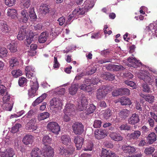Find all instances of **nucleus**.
Here are the masks:
<instances>
[{
	"label": "nucleus",
	"instance_id": "nucleus-1",
	"mask_svg": "<svg viewBox=\"0 0 157 157\" xmlns=\"http://www.w3.org/2000/svg\"><path fill=\"white\" fill-rule=\"evenodd\" d=\"M94 5V2L93 0H86L85 1L82 6V8H77L72 12V13L69 15L68 20L70 21L76 19L78 17H81L84 15L88 10L91 9Z\"/></svg>",
	"mask_w": 157,
	"mask_h": 157
},
{
	"label": "nucleus",
	"instance_id": "nucleus-2",
	"mask_svg": "<svg viewBox=\"0 0 157 157\" xmlns=\"http://www.w3.org/2000/svg\"><path fill=\"white\" fill-rule=\"evenodd\" d=\"M34 81L30 80V89L28 90V95L30 98H33L36 95V92L39 87L37 79L35 77Z\"/></svg>",
	"mask_w": 157,
	"mask_h": 157
},
{
	"label": "nucleus",
	"instance_id": "nucleus-3",
	"mask_svg": "<svg viewBox=\"0 0 157 157\" xmlns=\"http://www.w3.org/2000/svg\"><path fill=\"white\" fill-rule=\"evenodd\" d=\"M50 107L51 109L57 111L62 109L63 102L61 99L58 98H53L50 101Z\"/></svg>",
	"mask_w": 157,
	"mask_h": 157
},
{
	"label": "nucleus",
	"instance_id": "nucleus-4",
	"mask_svg": "<svg viewBox=\"0 0 157 157\" xmlns=\"http://www.w3.org/2000/svg\"><path fill=\"white\" fill-rule=\"evenodd\" d=\"M124 63L129 67L137 68L142 65L141 63L135 58L130 57L127 60L123 61Z\"/></svg>",
	"mask_w": 157,
	"mask_h": 157
},
{
	"label": "nucleus",
	"instance_id": "nucleus-5",
	"mask_svg": "<svg viewBox=\"0 0 157 157\" xmlns=\"http://www.w3.org/2000/svg\"><path fill=\"white\" fill-rule=\"evenodd\" d=\"M149 75V72L146 70H144L138 74V77L140 79L143 80L145 82L151 85L153 82V80L151 79Z\"/></svg>",
	"mask_w": 157,
	"mask_h": 157
},
{
	"label": "nucleus",
	"instance_id": "nucleus-6",
	"mask_svg": "<svg viewBox=\"0 0 157 157\" xmlns=\"http://www.w3.org/2000/svg\"><path fill=\"white\" fill-rule=\"evenodd\" d=\"M109 90L107 86H102L98 90L97 92V98L100 100L105 97Z\"/></svg>",
	"mask_w": 157,
	"mask_h": 157
},
{
	"label": "nucleus",
	"instance_id": "nucleus-7",
	"mask_svg": "<svg viewBox=\"0 0 157 157\" xmlns=\"http://www.w3.org/2000/svg\"><path fill=\"white\" fill-rule=\"evenodd\" d=\"M72 128L73 132L76 135H80L83 132L84 126L81 123H75L72 125Z\"/></svg>",
	"mask_w": 157,
	"mask_h": 157
},
{
	"label": "nucleus",
	"instance_id": "nucleus-8",
	"mask_svg": "<svg viewBox=\"0 0 157 157\" xmlns=\"http://www.w3.org/2000/svg\"><path fill=\"white\" fill-rule=\"evenodd\" d=\"M48 129L53 133L57 135L60 131V128L58 124L55 122H50L47 125Z\"/></svg>",
	"mask_w": 157,
	"mask_h": 157
},
{
	"label": "nucleus",
	"instance_id": "nucleus-9",
	"mask_svg": "<svg viewBox=\"0 0 157 157\" xmlns=\"http://www.w3.org/2000/svg\"><path fill=\"white\" fill-rule=\"evenodd\" d=\"M156 23H151L147 26L146 30L149 32V34L152 37H157V25Z\"/></svg>",
	"mask_w": 157,
	"mask_h": 157
},
{
	"label": "nucleus",
	"instance_id": "nucleus-10",
	"mask_svg": "<svg viewBox=\"0 0 157 157\" xmlns=\"http://www.w3.org/2000/svg\"><path fill=\"white\" fill-rule=\"evenodd\" d=\"M17 18L18 21L21 23H26L29 18L27 10L24 9L21 11L20 12V16Z\"/></svg>",
	"mask_w": 157,
	"mask_h": 157
},
{
	"label": "nucleus",
	"instance_id": "nucleus-11",
	"mask_svg": "<svg viewBox=\"0 0 157 157\" xmlns=\"http://www.w3.org/2000/svg\"><path fill=\"white\" fill-rule=\"evenodd\" d=\"M77 102L78 103L77 108L79 111H83L86 108L88 101L85 97H83L82 98H79Z\"/></svg>",
	"mask_w": 157,
	"mask_h": 157
},
{
	"label": "nucleus",
	"instance_id": "nucleus-12",
	"mask_svg": "<svg viewBox=\"0 0 157 157\" xmlns=\"http://www.w3.org/2000/svg\"><path fill=\"white\" fill-rule=\"evenodd\" d=\"M35 68L32 65L28 66L25 68L26 77L28 78H31V80L34 81V77L36 78L33 73L35 72Z\"/></svg>",
	"mask_w": 157,
	"mask_h": 157
},
{
	"label": "nucleus",
	"instance_id": "nucleus-13",
	"mask_svg": "<svg viewBox=\"0 0 157 157\" xmlns=\"http://www.w3.org/2000/svg\"><path fill=\"white\" fill-rule=\"evenodd\" d=\"M42 153L44 157H52L54 155V150L51 147L48 146L43 148Z\"/></svg>",
	"mask_w": 157,
	"mask_h": 157
},
{
	"label": "nucleus",
	"instance_id": "nucleus-14",
	"mask_svg": "<svg viewBox=\"0 0 157 157\" xmlns=\"http://www.w3.org/2000/svg\"><path fill=\"white\" fill-rule=\"evenodd\" d=\"M0 144V148L1 147ZM1 148H0V157H13L15 155L14 151L11 148H9L4 150V152H1Z\"/></svg>",
	"mask_w": 157,
	"mask_h": 157
},
{
	"label": "nucleus",
	"instance_id": "nucleus-15",
	"mask_svg": "<svg viewBox=\"0 0 157 157\" xmlns=\"http://www.w3.org/2000/svg\"><path fill=\"white\" fill-rule=\"evenodd\" d=\"M107 136V132L105 130L99 129L94 132V136L98 140L102 139Z\"/></svg>",
	"mask_w": 157,
	"mask_h": 157
},
{
	"label": "nucleus",
	"instance_id": "nucleus-16",
	"mask_svg": "<svg viewBox=\"0 0 157 157\" xmlns=\"http://www.w3.org/2000/svg\"><path fill=\"white\" fill-rule=\"evenodd\" d=\"M75 109L74 105L71 103H67L65 106V107L64 110V113H70L73 115H75Z\"/></svg>",
	"mask_w": 157,
	"mask_h": 157
},
{
	"label": "nucleus",
	"instance_id": "nucleus-17",
	"mask_svg": "<svg viewBox=\"0 0 157 157\" xmlns=\"http://www.w3.org/2000/svg\"><path fill=\"white\" fill-rule=\"evenodd\" d=\"M101 157H119L111 151H108L103 148L101 151Z\"/></svg>",
	"mask_w": 157,
	"mask_h": 157
},
{
	"label": "nucleus",
	"instance_id": "nucleus-18",
	"mask_svg": "<svg viewBox=\"0 0 157 157\" xmlns=\"http://www.w3.org/2000/svg\"><path fill=\"white\" fill-rule=\"evenodd\" d=\"M122 149L124 153L129 155L133 154L136 151L134 147L129 145H124L122 147Z\"/></svg>",
	"mask_w": 157,
	"mask_h": 157
},
{
	"label": "nucleus",
	"instance_id": "nucleus-19",
	"mask_svg": "<svg viewBox=\"0 0 157 157\" xmlns=\"http://www.w3.org/2000/svg\"><path fill=\"white\" fill-rule=\"evenodd\" d=\"M140 120L139 115L136 113H134L128 119V122L130 124L134 125L139 122Z\"/></svg>",
	"mask_w": 157,
	"mask_h": 157
},
{
	"label": "nucleus",
	"instance_id": "nucleus-20",
	"mask_svg": "<svg viewBox=\"0 0 157 157\" xmlns=\"http://www.w3.org/2000/svg\"><path fill=\"white\" fill-rule=\"evenodd\" d=\"M71 149H68L67 150L65 149L63 147H59V154L61 155H64L66 156L71 154L74 151L75 148L73 147L72 146H71Z\"/></svg>",
	"mask_w": 157,
	"mask_h": 157
},
{
	"label": "nucleus",
	"instance_id": "nucleus-21",
	"mask_svg": "<svg viewBox=\"0 0 157 157\" xmlns=\"http://www.w3.org/2000/svg\"><path fill=\"white\" fill-rule=\"evenodd\" d=\"M84 140L82 137L78 136L75 137L74 141L77 149L79 150L82 147Z\"/></svg>",
	"mask_w": 157,
	"mask_h": 157
},
{
	"label": "nucleus",
	"instance_id": "nucleus-22",
	"mask_svg": "<svg viewBox=\"0 0 157 157\" xmlns=\"http://www.w3.org/2000/svg\"><path fill=\"white\" fill-rule=\"evenodd\" d=\"M26 34V29L23 26L21 27L17 36V39L20 40H23Z\"/></svg>",
	"mask_w": 157,
	"mask_h": 157
},
{
	"label": "nucleus",
	"instance_id": "nucleus-23",
	"mask_svg": "<svg viewBox=\"0 0 157 157\" xmlns=\"http://www.w3.org/2000/svg\"><path fill=\"white\" fill-rule=\"evenodd\" d=\"M109 136L111 138L115 141H119L123 139L122 136L120 133L118 132H111L109 133Z\"/></svg>",
	"mask_w": 157,
	"mask_h": 157
},
{
	"label": "nucleus",
	"instance_id": "nucleus-24",
	"mask_svg": "<svg viewBox=\"0 0 157 157\" xmlns=\"http://www.w3.org/2000/svg\"><path fill=\"white\" fill-rule=\"evenodd\" d=\"M146 139L147 143L151 144L157 140V136L155 132H151L146 137Z\"/></svg>",
	"mask_w": 157,
	"mask_h": 157
},
{
	"label": "nucleus",
	"instance_id": "nucleus-25",
	"mask_svg": "<svg viewBox=\"0 0 157 157\" xmlns=\"http://www.w3.org/2000/svg\"><path fill=\"white\" fill-rule=\"evenodd\" d=\"M99 81L98 78H91V79L85 78L84 82L86 84L87 86L90 87L94 85L97 84Z\"/></svg>",
	"mask_w": 157,
	"mask_h": 157
},
{
	"label": "nucleus",
	"instance_id": "nucleus-26",
	"mask_svg": "<svg viewBox=\"0 0 157 157\" xmlns=\"http://www.w3.org/2000/svg\"><path fill=\"white\" fill-rule=\"evenodd\" d=\"M7 15L12 19L17 17V10L14 9L9 8L7 10Z\"/></svg>",
	"mask_w": 157,
	"mask_h": 157
},
{
	"label": "nucleus",
	"instance_id": "nucleus-27",
	"mask_svg": "<svg viewBox=\"0 0 157 157\" xmlns=\"http://www.w3.org/2000/svg\"><path fill=\"white\" fill-rule=\"evenodd\" d=\"M36 120L35 118H32L26 125V127L29 129H32V131L36 130L37 128L35 124Z\"/></svg>",
	"mask_w": 157,
	"mask_h": 157
},
{
	"label": "nucleus",
	"instance_id": "nucleus-28",
	"mask_svg": "<svg viewBox=\"0 0 157 157\" xmlns=\"http://www.w3.org/2000/svg\"><path fill=\"white\" fill-rule=\"evenodd\" d=\"M141 135L140 131L138 130L135 131L127 135V137L130 140H136L138 139Z\"/></svg>",
	"mask_w": 157,
	"mask_h": 157
},
{
	"label": "nucleus",
	"instance_id": "nucleus-29",
	"mask_svg": "<svg viewBox=\"0 0 157 157\" xmlns=\"http://www.w3.org/2000/svg\"><path fill=\"white\" fill-rule=\"evenodd\" d=\"M34 137L32 135L29 134L25 135L22 140V142L26 145L31 144L33 142Z\"/></svg>",
	"mask_w": 157,
	"mask_h": 157
},
{
	"label": "nucleus",
	"instance_id": "nucleus-30",
	"mask_svg": "<svg viewBox=\"0 0 157 157\" xmlns=\"http://www.w3.org/2000/svg\"><path fill=\"white\" fill-rule=\"evenodd\" d=\"M140 96L144 98L145 100L150 103H152L154 101V96L151 94H147L146 95L141 94Z\"/></svg>",
	"mask_w": 157,
	"mask_h": 157
},
{
	"label": "nucleus",
	"instance_id": "nucleus-31",
	"mask_svg": "<svg viewBox=\"0 0 157 157\" xmlns=\"http://www.w3.org/2000/svg\"><path fill=\"white\" fill-rule=\"evenodd\" d=\"M78 85L77 84L72 83L69 89V93L71 95H75L78 90Z\"/></svg>",
	"mask_w": 157,
	"mask_h": 157
},
{
	"label": "nucleus",
	"instance_id": "nucleus-32",
	"mask_svg": "<svg viewBox=\"0 0 157 157\" xmlns=\"http://www.w3.org/2000/svg\"><path fill=\"white\" fill-rule=\"evenodd\" d=\"M130 114V111L126 109H123L120 111L118 113V115L121 118L124 119L128 117Z\"/></svg>",
	"mask_w": 157,
	"mask_h": 157
},
{
	"label": "nucleus",
	"instance_id": "nucleus-33",
	"mask_svg": "<svg viewBox=\"0 0 157 157\" xmlns=\"http://www.w3.org/2000/svg\"><path fill=\"white\" fill-rule=\"evenodd\" d=\"M47 95L46 94H42L41 96L38 98L32 103V105L35 106L41 102L46 98Z\"/></svg>",
	"mask_w": 157,
	"mask_h": 157
},
{
	"label": "nucleus",
	"instance_id": "nucleus-34",
	"mask_svg": "<svg viewBox=\"0 0 157 157\" xmlns=\"http://www.w3.org/2000/svg\"><path fill=\"white\" fill-rule=\"evenodd\" d=\"M50 6L46 4L41 5L40 7V11L42 14H46L49 12Z\"/></svg>",
	"mask_w": 157,
	"mask_h": 157
},
{
	"label": "nucleus",
	"instance_id": "nucleus-35",
	"mask_svg": "<svg viewBox=\"0 0 157 157\" xmlns=\"http://www.w3.org/2000/svg\"><path fill=\"white\" fill-rule=\"evenodd\" d=\"M61 140L62 143L65 145H68L71 142V138L69 136L67 135L62 136Z\"/></svg>",
	"mask_w": 157,
	"mask_h": 157
},
{
	"label": "nucleus",
	"instance_id": "nucleus-36",
	"mask_svg": "<svg viewBox=\"0 0 157 157\" xmlns=\"http://www.w3.org/2000/svg\"><path fill=\"white\" fill-rule=\"evenodd\" d=\"M48 36V35L46 32H42L39 36V42L40 43H44L47 40Z\"/></svg>",
	"mask_w": 157,
	"mask_h": 157
},
{
	"label": "nucleus",
	"instance_id": "nucleus-37",
	"mask_svg": "<svg viewBox=\"0 0 157 157\" xmlns=\"http://www.w3.org/2000/svg\"><path fill=\"white\" fill-rule=\"evenodd\" d=\"M52 139L47 135L44 136L42 140V143L45 146V147L48 146V145L49 144L52 143Z\"/></svg>",
	"mask_w": 157,
	"mask_h": 157
},
{
	"label": "nucleus",
	"instance_id": "nucleus-38",
	"mask_svg": "<svg viewBox=\"0 0 157 157\" xmlns=\"http://www.w3.org/2000/svg\"><path fill=\"white\" fill-rule=\"evenodd\" d=\"M40 150L39 148L36 147L33 149L31 153V157H41Z\"/></svg>",
	"mask_w": 157,
	"mask_h": 157
},
{
	"label": "nucleus",
	"instance_id": "nucleus-39",
	"mask_svg": "<svg viewBox=\"0 0 157 157\" xmlns=\"http://www.w3.org/2000/svg\"><path fill=\"white\" fill-rule=\"evenodd\" d=\"M120 101L122 105H129L132 103L129 98L125 97H122L120 99Z\"/></svg>",
	"mask_w": 157,
	"mask_h": 157
},
{
	"label": "nucleus",
	"instance_id": "nucleus-40",
	"mask_svg": "<svg viewBox=\"0 0 157 157\" xmlns=\"http://www.w3.org/2000/svg\"><path fill=\"white\" fill-rule=\"evenodd\" d=\"M7 47L12 52H16L17 50V44L15 43L14 41H12L8 45Z\"/></svg>",
	"mask_w": 157,
	"mask_h": 157
},
{
	"label": "nucleus",
	"instance_id": "nucleus-41",
	"mask_svg": "<svg viewBox=\"0 0 157 157\" xmlns=\"http://www.w3.org/2000/svg\"><path fill=\"white\" fill-rule=\"evenodd\" d=\"M49 114L48 112H44L39 114L38 115V119L39 121L45 119L49 116Z\"/></svg>",
	"mask_w": 157,
	"mask_h": 157
},
{
	"label": "nucleus",
	"instance_id": "nucleus-42",
	"mask_svg": "<svg viewBox=\"0 0 157 157\" xmlns=\"http://www.w3.org/2000/svg\"><path fill=\"white\" fill-rule=\"evenodd\" d=\"M13 104L12 103H4L3 105V109L4 110L11 111L12 109Z\"/></svg>",
	"mask_w": 157,
	"mask_h": 157
},
{
	"label": "nucleus",
	"instance_id": "nucleus-43",
	"mask_svg": "<svg viewBox=\"0 0 157 157\" xmlns=\"http://www.w3.org/2000/svg\"><path fill=\"white\" fill-rule=\"evenodd\" d=\"M7 49L3 47H0V58L6 57L7 56Z\"/></svg>",
	"mask_w": 157,
	"mask_h": 157
},
{
	"label": "nucleus",
	"instance_id": "nucleus-44",
	"mask_svg": "<svg viewBox=\"0 0 157 157\" xmlns=\"http://www.w3.org/2000/svg\"><path fill=\"white\" fill-rule=\"evenodd\" d=\"M102 114L105 119H109L112 114L111 110L109 109L105 110Z\"/></svg>",
	"mask_w": 157,
	"mask_h": 157
},
{
	"label": "nucleus",
	"instance_id": "nucleus-45",
	"mask_svg": "<svg viewBox=\"0 0 157 157\" xmlns=\"http://www.w3.org/2000/svg\"><path fill=\"white\" fill-rule=\"evenodd\" d=\"M1 29L2 31L4 33H7L10 30V28L6 24H1Z\"/></svg>",
	"mask_w": 157,
	"mask_h": 157
},
{
	"label": "nucleus",
	"instance_id": "nucleus-46",
	"mask_svg": "<svg viewBox=\"0 0 157 157\" xmlns=\"http://www.w3.org/2000/svg\"><path fill=\"white\" fill-rule=\"evenodd\" d=\"M120 92L121 95H128L130 94V90L126 88H119Z\"/></svg>",
	"mask_w": 157,
	"mask_h": 157
},
{
	"label": "nucleus",
	"instance_id": "nucleus-47",
	"mask_svg": "<svg viewBox=\"0 0 157 157\" xmlns=\"http://www.w3.org/2000/svg\"><path fill=\"white\" fill-rule=\"evenodd\" d=\"M93 146V144L91 142H88L84 147V151H91Z\"/></svg>",
	"mask_w": 157,
	"mask_h": 157
},
{
	"label": "nucleus",
	"instance_id": "nucleus-48",
	"mask_svg": "<svg viewBox=\"0 0 157 157\" xmlns=\"http://www.w3.org/2000/svg\"><path fill=\"white\" fill-rule=\"evenodd\" d=\"M22 71L19 69L14 70L12 71V74L14 78H17L22 75Z\"/></svg>",
	"mask_w": 157,
	"mask_h": 157
},
{
	"label": "nucleus",
	"instance_id": "nucleus-49",
	"mask_svg": "<svg viewBox=\"0 0 157 157\" xmlns=\"http://www.w3.org/2000/svg\"><path fill=\"white\" fill-rule=\"evenodd\" d=\"M27 82V80L25 78L21 77L19 78L18 80V84L20 86H23Z\"/></svg>",
	"mask_w": 157,
	"mask_h": 157
},
{
	"label": "nucleus",
	"instance_id": "nucleus-50",
	"mask_svg": "<svg viewBox=\"0 0 157 157\" xmlns=\"http://www.w3.org/2000/svg\"><path fill=\"white\" fill-rule=\"evenodd\" d=\"M10 66L11 67H13L17 65L18 62L17 59L15 57H13L10 61Z\"/></svg>",
	"mask_w": 157,
	"mask_h": 157
},
{
	"label": "nucleus",
	"instance_id": "nucleus-51",
	"mask_svg": "<svg viewBox=\"0 0 157 157\" xmlns=\"http://www.w3.org/2000/svg\"><path fill=\"white\" fill-rule=\"evenodd\" d=\"M96 109V106L93 104H91L87 110L86 114H89L93 113Z\"/></svg>",
	"mask_w": 157,
	"mask_h": 157
},
{
	"label": "nucleus",
	"instance_id": "nucleus-52",
	"mask_svg": "<svg viewBox=\"0 0 157 157\" xmlns=\"http://www.w3.org/2000/svg\"><path fill=\"white\" fill-rule=\"evenodd\" d=\"M155 151L154 147H147L144 150V153L147 155H149L152 154Z\"/></svg>",
	"mask_w": 157,
	"mask_h": 157
},
{
	"label": "nucleus",
	"instance_id": "nucleus-53",
	"mask_svg": "<svg viewBox=\"0 0 157 157\" xmlns=\"http://www.w3.org/2000/svg\"><path fill=\"white\" fill-rule=\"evenodd\" d=\"M80 89L87 92H89L91 90V88L87 86L86 84H82L80 86Z\"/></svg>",
	"mask_w": 157,
	"mask_h": 157
},
{
	"label": "nucleus",
	"instance_id": "nucleus-54",
	"mask_svg": "<svg viewBox=\"0 0 157 157\" xmlns=\"http://www.w3.org/2000/svg\"><path fill=\"white\" fill-rule=\"evenodd\" d=\"M21 4L25 8L28 9L30 5V0H21Z\"/></svg>",
	"mask_w": 157,
	"mask_h": 157
},
{
	"label": "nucleus",
	"instance_id": "nucleus-55",
	"mask_svg": "<svg viewBox=\"0 0 157 157\" xmlns=\"http://www.w3.org/2000/svg\"><path fill=\"white\" fill-rule=\"evenodd\" d=\"M21 126V125L20 124H16L12 128L11 130V132L13 133H15L18 132L19 129Z\"/></svg>",
	"mask_w": 157,
	"mask_h": 157
},
{
	"label": "nucleus",
	"instance_id": "nucleus-56",
	"mask_svg": "<svg viewBox=\"0 0 157 157\" xmlns=\"http://www.w3.org/2000/svg\"><path fill=\"white\" fill-rule=\"evenodd\" d=\"M124 69V67L121 65L113 64V71H117L119 70H122Z\"/></svg>",
	"mask_w": 157,
	"mask_h": 157
},
{
	"label": "nucleus",
	"instance_id": "nucleus-57",
	"mask_svg": "<svg viewBox=\"0 0 157 157\" xmlns=\"http://www.w3.org/2000/svg\"><path fill=\"white\" fill-rule=\"evenodd\" d=\"M101 120H96L94 121L93 126L94 128H99L101 126Z\"/></svg>",
	"mask_w": 157,
	"mask_h": 157
},
{
	"label": "nucleus",
	"instance_id": "nucleus-58",
	"mask_svg": "<svg viewBox=\"0 0 157 157\" xmlns=\"http://www.w3.org/2000/svg\"><path fill=\"white\" fill-rule=\"evenodd\" d=\"M119 128L121 130H130L131 126L127 124H123L120 126Z\"/></svg>",
	"mask_w": 157,
	"mask_h": 157
},
{
	"label": "nucleus",
	"instance_id": "nucleus-59",
	"mask_svg": "<svg viewBox=\"0 0 157 157\" xmlns=\"http://www.w3.org/2000/svg\"><path fill=\"white\" fill-rule=\"evenodd\" d=\"M65 89L64 88H57L55 89V91L57 94L59 95H63L65 92Z\"/></svg>",
	"mask_w": 157,
	"mask_h": 157
},
{
	"label": "nucleus",
	"instance_id": "nucleus-60",
	"mask_svg": "<svg viewBox=\"0 0 157 157\" xmlns=\"http://www.w3.org/2000/svg\"><path fill=\"white\" fill-rule=\"evenodd\" d=\"M143 88V90L147 93H149L150 91V88L149 86L146 84H143L142 85Z\"/></svg>",
	"mask_w": 157,
	"mask_h": 157
},
{
	"label": "nucleus",
	"instance_id": "nucleus-61",
	"mask_svg": "<svg viewBox=\"0 0 157 157\" xmlns=\"http://www.w3.org/2000/svg\"><path fill=\"white\" fill-rule=\"evenodd\" d=\"M124 83L128 86L132 87L133 89H135L136 87L135 83L132 81L126 80L124 81Z\"/></svg>",
	"mask_w": 157,
	"mask_h": 157
},
{
	"label": "nucleus",
	"instance_id": "nucleus-62",
	"mask_svg": "<svg viewBox=\"0 0 157 157\" xmlns=\"http://www.w3.org/2000/svg\"><path fill=\"white\" fill-rule=\"evenodd\" d=\"M5 4L9 6H13L16 2V0H4Z\"/></svg>",
	"mask_w": 157,
	"mask_h": 157
},
{
	"label": "nucleus",
	"instance_id": "nucleus-63",
	"mask_svg": "<svg viewBox=\"0 0 157 157\" xmlns=\"http://www.w3.org/2000/svg\"><path fill=\"white\" fill-rule=\"evenodd\" d=\"M57 56L56 55L54 58L53 67L54 68H58L60 64L57 61Z\"/></svg>",
	"mask_w": 157,
	"mask_h": 157
},
{
	"label": "nucleus",
	"instance_id": "nucleus-64",
	"mask_svg": "<svg viewBox=\"0 0 157 157\" xmlns=\"http://www.w3.org/2000/svg\"><path fill=\"white\" fill-rule=\"evenodd\" d=\"M10 96L7 93L3 97V101L4 103H10Z\"/></svg>",
	"mask_w": 157,
	"mask_h": 157
}]
</instances>
